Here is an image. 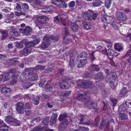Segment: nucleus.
<instances>
[{"mask_svg":"<svg viewBox=\"0 0 131 131\" xmlns=\"http://www.w3.org/2000/svg\"><path fill=\"white\" fill-rule=\"evenodd\" d=\"M59 84L60 88L63 89H67L69 86V85L65 81H63L61 83H60Z\"/></svg>","mask_w":131,"mask_h":131,"instance_id":"nucleus-22","label":"nucleus"},{"mask_svg":"<svg viewBox=\"0 0 131 131\" xmlns=\"http://www.w3.org/2000/svg\"><path fill=\"white\" fill-rule=\"evenodd\" d=\"M69 27H67V28H66L65 29L64 34L66 36H67L70 35L69 33L68 28Z\"/></svg>","mask_w":131,"mask_h":131,"instance_id":"nucleus-53","label":"nucleus"},{"mask_svg":"<svg viewBox=\"0 0 131 131\" xmlns=\"http://www.w3.org/2000/svg\"><path fill=\"white\" fill-rule=\"evenodd\" d=\"M112 19L113 17L112 16L105 15L103 17V20L105 22L109 23L112 20Z\"/></svg>","mask_w":131,"mask_h":131,"instance_id":"nucleus-25","label":"nucleus"},{"mask_svg":"<svg viewBox=\"0 0 131 131\" xmlns=\"http://www.w3.org/2000/svg\"><path fill=\"white\" fill-rule=\"evenodd\" d=\"M33 69V68H28L26 69L23 72L22 74L20 77V79L23 82V83H22V85L24 89H28L32 85L31 84L28 82H26V81L27 80H26V77H25V74L26 72H27L28 74L30 73Z\"/></svg>","mask_w":131,"mask_h":131,"instance_id":"nucleus-2","label":"nucleus"},{"mask_svg":"<svg viewBox=\"0 0 131 131\" xmlns=\"http://www.w3.org/2000/svg\"><path fill=\"white\" fill-rule=\"evenodd\" d=\"M90 10H88L87 12H83L82 13V16L85 19L90 20L91 19V15L89 13V12H90Z\"/></svg>","mask_w":131,"mask_h":131,"instance_id":"nucleus-19","label":"nucleus"},{"mask_svg":"<svg viewBox=\"0 0 131 131\" xmlns=\"http://www.w3.org/2000/svg\"><path fill=\"white\" fill-rule=\"evenodd\" d=\"M111 100L113 103V106H115L117 102L116 99L115 98H112Z\"/></svg>","mask_w":131,"mask_h":131,"instance_id":"nucleus-56","label":"nucleus"},{"mask_svg":"<svg viewBox=\"0 0 131 131\" xmlns=\"http://www.w3.org/2000/svg\"><path fill=\"white\" fill-rule=\"evenodd\" d=\"M104 42L107 45V47L108 48H110L112 46V44L110 41H105ZM108 52H110V54H111V53H114L115 51L110 48L108 49Z\"/></svg>","mask_w":131,"mask_h":131,"instance_id":"nucleus-24","label":"nucleus"},{"mask_svg":"<svg viewBox=\"0 0 131 131\" xmlns=\"http://www.w3.org/2000/svg\"><path fill=\"white\" fill-rule=\"evenodd\" d=\"M16 110L18 113L23 114L24 112V103H23L19 102L16 104Z\"/></svg>","mask_w":131,"mask_h":131,"instance_id":"nucleus-10","label":"nucleus"},{"mask_svg":"<svg viewBox=\"0 0 131 131\" xmlns=\"http://www.w3.org/2000/svg\"><path fill=\"white\" fill-rule=\"evenodd\" d=\"M14 118L10 116H7L5 119V121L11 125Z\"/></svg>","mask_w":131,"mask_h":131,"instance_id":"nucleus-30","label":"nucleus"},{"mask_svg":"<svg viewBox=\"0 0 131 131\" xmlns=\"http://www.w3.org/2000/svg\"><path fill=\"white\" fill-rule=\"evenodd\" d=\"M114 48L117 51H120L123 49L122 45L118 43L115 44L114 46Z\"/></svg>","mask_w":131,"mask_h":131,"instance_id":"nucleus-29","label":"nucleus"},{"mask_svg":"<svg viewBox=\"0 0 131 131\" xmlns=\"http://www.w3.org/2000/svg\"><path fill=\"white\" fill-rule=\"evenodd\" d=\"M97 14L96 13H93L92 14V18L93 20H95V19L97 17Z\"/></svg>","mask_w":131,"mask_h":131,"instance_id":"nucleus-61","label":"nucleus"},{"mask_svg":"<svg viewBox=\"0 0 131 131\" xmlns=\"http://www.w3.org/2000/svg\"><path fill=\"white\" fill-rule=\"evenodd\" d=\"M16 71L15 69H12L9 70L8 72L6 73H3L2 74H4L7 75L6 77L8 78V80L10 78V76L13 75L12 77V79H13V81L11 82V84H15L17 80V74H15L14 75V73L16 72Z\"/></svg>","mask_w":131,"mask_h":131,"instance_id":"nucleus-5","label":"nucleus"},{"mask_svg":"<svg viewBox=\"0 0 131 131\" xmlns=\"http://www.w3.org/2000/svg\"><path fill=\"white\" fill-rule=\"evenodd\" d=\"M9 32L10 34L13 36H16L17 35L16 33L17 34L16 31H15V29L14 27H12L10 29Z\"/></svg>","mask_w":131,"mask_h":131,"instance_id":"nucleus-31","label":"nucleus"},{"mask_svg":"<svg viewBox=\"0 0 131 131\" xmlns=\"http://www.w3.org/2000/svg\"><path fill=\"white\" fill-rule=\"evenodd\" d=\"M19 30H24L25 34L27 35H28L31 34L32 30L31 27L29 26H27L25 28L24 30L22 29H20Z\"/></svg>","mask_w":131,"mask_h":131,"instance_id":"nucleus-21","label":"nucleus"},{"mask_svg":"<svg viewBox=\"0 0 131 131\" xmlns=\"http://www.w3.org/2000/svg\"><path fill=\"white\" fill-rule=\"evenodd\" d=\"M20 124V122L19 121L14 118L10 125L17 126L19 125Z\"/></svg>","mask_w":131,"mask_h":131,"instance_id":"nucleus-32","label":"nucleus"},{"mask_svg":"<svg viewBox=\"0 0 131 131\" xmlns=\"http://www.w3.org/2000/svg\"><path fill=\"white\" fill-rule=\"evenodd\" d=\"M116 16L117 19L123 21H125L127 19L126 16L124 14L121 12H117Z\"/></svg>","mask_w":131,"mask_h":131,"instance_id":"nucleus-12","label":"nucleus"},{"mask_svg":"<svg viewBox=\"0 0 131 131\" xmlns=\"http://www.w3.org/2000/svg\"><path fill=\"white\" fill-rule=\"evenodd\" d=\"M79 128L82 130L83 131H87L89 130V128L87 127L83 126H80Z\"/></svg>","mask_w":131,"mask_h":131,"instance_id":"nucleus-52","label":"nucleus"},{"mask_svg":"<svg viewBox=\"0 0 131 131\" xmlns=\"http://www.w3.org/2000/svg\"><path fill=\"white\" fill-rule=\"evenodd\" d=\"M48 120H46L45 118L43 121L42 123H45L44 125H42L40 126H38L35 127L32 131H40L41 130L44 129L43 131H53V129L46 128L47 126L48 123Z\"/></svg>","mask_w":131,"mask_h":131,"instance_id":"nucleus-7","label":"nucleus"},{"mask_svg":"<svg viewBox=\"0 0 131 131\" xmlns=\"http://www.w3.org/2000/svg\"><path fill=\"white\" fill-rule=\"evenodd\" d=\"M15 15L17 16H19L20 15H25V13L22 12H18L17 11H16L15 12Z\"/></svg>","mask_w":131,"mask_h":131,"instance_id":"nucleus-49","label":"nucleus"},{"mask_svg":"<svg viewBox=\"0 0 131 131\" xmlns=\"http://www.w3.org/2000/svg\"><path fill=\"white\" fill-rule=\"evenodd\" d=\"M68 123L69 121L67 119H65L63 121L62 123V124H64L65 126L67 127V125L68 124Z\"/></svg>","mask_w":131,"mask_h":131,"instance_id":"nucleus-58","label":"nucleus"},{"mask_svg":"<svg viewBox=\"0 0 131 131\" xmlns=\"http://www.w3.org/2000/svg\"><path fill=\"white\" fill-rule=\"evenodd\" d=\"M95 104H94L93 102L91 104H90L88 105V107L90 109H93L95 108L96 105Z\"/></svg>","mask_w":131,"mask_h":131,"instance_id":"nucleus-48","label":"nucleus"},{"mask_svg":"<svg viewBox=\"0 0 131 131\" xmlns=\"http://www.w3.org/2000/svg\"><path fill=\"white\" fill-rule=\"evenodd\" d=\"M40 119V117H38L34 119L31 122L34 123V122H38Z\"/></svg>","mask_w":131,"mask_h":131,"instance_id":"nucleus-60","label":"nucleus"},{"mask_svg":"<svg viewBox=\"0 0 131 131\" xmlns=\"http://www.w3.org/2000/svg\"><path fill=\"white\" fill-rule=\"evenodd\" d=\"M49 97V96L48 95H47L45 94H43V95L42 97V99H47Z\"/></svg>","mask_w":131,"mask_h":131,"instance_id":"nucleus-64","label":"nucleus"},{"mask_svg":"<svg viewBox=\"0 0 131 131\" xmlns=\"http://www.w3.org/2000/svg\"><path fill=\"white\" fill-rule=\"evenodd\" d=\"M120 118L122 120H125L127 118V116L124 113H121L119 114Z\"/></svg>","mask_w":131,"mask_h":131,"instance_id":"nucleus-39","label":"nucleus"},{"mask_svg":"<svg viewBox=\"0 0 131 131\" xmlns=\"http://www.w3.org/2000/svg\"><path fill=\"white\" fill-rule=\"evenodd\" d=\"M103 3L100 0H93L92 2V5L94 7H97L100 6Z\"/></svg>","mask_w":131,"mask_h":131,"instance_id":"nucleus-27","label":"nucleus"},{"mask_svg":"<svg viewBox=\"0 0 131 131\" xmlns=\"http://www.w3.org/2000/svg\"><path fill=\"white\" fill-rule=\"evenodd\" d=\"M94 53V52H93V51H92L91 52V53H90V57H91V60L92 61H93L95 59V58L94 57L93 55V54Z\"/></svg>","mask_w":131,"mask_h":131,"instance_id":"nucleus-62","label":"nucleus"},{"mask_svg":"<svg viewBox=\"0 0 131 131\" xmlns=\"http://www.w3.org/2000/svg\"><path fill=\"white\" fill-rule=\"evenodd\" d=\"M77 61H75V62H73V60L71 59L70 60L69 63V67H70L71 68H72L73 67L74 65H75L78 64V65H79L80 66L79 67L78 66V67H81L78 64L79 62L77 63Z\"/></svg>","mask_w":131,"mask_h":131,"instance_id":"nucleus-34","label":"nucleus"},{"mask_svg":"<svg viewBox=\"0 0 131 131\" xmlns=\"http://www.w3.org/2000/svg\"><path fill=\"white\" fill-rule=\"evenodd\" d=\"M90 68L92 69V71H99L100 69V68L98 65H93L91 66Z\"/></svg>","mask_w":131,"mask_h":131,"instance_id":"nucleus-35","label":"nucleus"},{"mask_svg":"<svg viewBox=\"0 0 131 131\" xmlns=\"http://www.w3.org/2000/svg\"><path fill=\"white\" fill-rule=\"evenodd\" d=\"M66 127L64 124L61 123L59 125L58 129L60 130H63Z\"/></svg>","mask_w":131,"mask_h":131,"instance_id":"nucleus-45","label":"nucleus"},{"mask_svg":"<svg viewBox=\"0 0 131 131\" xmlns=\"http://www.w3.org/2000/svg\"><path fill=\"white\" fill-rule=\"evenodd\" d=\"M110 83V85L111 88H114V87L113 83L111 81H109V82Z\"/></svg>","mask_w":131,"mask_h":131,"instance_id":"nucleus-63","label":"nucleus"},{"mask_svg":"<svg viewBox=\"0 0 131 131\" xmlns=\"http://www.w3.org/2000/svg\"><path fill=\"white\" fill-rule=\"evenodd\" d=\"M85 97V96L83 94H82L81 93H79L76 97L75 99L78 100L83 101Z\"/></svg>","mask_w":131,"mask_h":131,"instance_id":"nucleus-28","label":"nucleus"},{"mask_svg":"<svg viewBox=\"0 0 131 131\" xmlns=\"http://www.w3.org/2000/svg\"><path fill=\"white\" fill-rule=\"evenodd\" d=\"M112 2H105V5L106 7L108 9L110 7Z\"/></svg>","mask_w":131,"mask_h":131,"instance_id":"nucleus-54","label":"nucleus"},{"mask_svg":"<svg viewBox=\"0 0 131 131\" xmlns=\"http://www.w3.org/2000/svg\"><path fill=\"white\" fill-rule=\"evenodd\" d=\"M92 27V25L89 23H87L84 24V28L86 30L90 29Z\"/></svg>","mask_w":131,"mask_h":131,"instance_id":"nucleus-33","label":"nucleus"},{"mask_svg":"<svg viewBox=\"0 0 131 131\" xmlns=\"http://www.w3.org/2000/svg\"><path fill=\"white\" fill-rule=\"evenodd\" d=\"M40 40L39 39H36L34 41H32L30 42H28L25 40H23L20 42H17L16 46L17 47L21 49L23 47V45H25L28 46L30 45L31 47L34 46L35 45L38 44L40 42Z\"/></svg>","mask_w":131,"mask_h":131,"instance_id":"nucleus-3","label":"nucleus"},{"mask_svg":"<svg viewBox=\"0 0 131 131\" xmlns=\"http://www.w3.org/2000/svg\"><path fill=\"white\" fill-rule=\"evenodd\" d=\"M71 41V40L69 38H67L65 37L63 38V42L65 44H68Z\"/></svg>","mask_w":131,"mask_h":131,"instance_id":"nucleus-46","label":"nucleus"},{"mask_svg":"<svg viewBox=\"0 0 131 131\" xmlns=\"http://www.w3.org/2000/svg\"><path fill=\"white\" fill-rule=\"evenodd\" d=\"M126 106L129 108H131V102H130L129 100H127L125 102V104L124 105Z\"/></svg>","mask_w":131,"mask_h":131,"instance_id":"nucleus-43","label":"nucleus"},{"mask_svg":"<svg viewBox=\"0 0 131 131\" xmlns=\"http://www.w3.org/2000/svg\"><path fill=\"white\" fill-rule=\"evenodd\" d=\"M52 115L50 121V124L51 126L53 125L56 123V119L58 116V114L56 113L53 114Z\"/></svg>","mask_w":131,"mask_h":131,"instance_id":"nucleus-18","label":"nucleus"},{"mask_svg":"<svg viewBox=\"0 0 131 131\" xmlns=\"http://www.w3.org/2000/svg\"><path fill=\"white\" fill-rule=\"evenodd\" d=\"M104 77V76L102 73L99 72L96 74L95 79V80L96 82H98L100 81H102Z\"/></svg>","mask_w":131,"mask_h":131,"instance_id":"nucleus-20","label":"nucleus"},{"mask_svg":"<svg viewBox=\"0 0 131 131\" xmlns=\"http://www.w3.org/2000/svg\"><path fill=\"white\" fill-rule=\"evenodd\" d=\"M18 58H14L12 59H11L10 60V62L13 64H16L18 62Z\"/></svg>","mask_w":131,"mask_h":131,"instance_id":"nucleus-40","label":"nucleus"},{"mask_svg":"<svg viewBox=\"0 0 131 131\" xmlns=\"http://www.w3.org/2000/svg\"><path fill=\"white\" fill-rule=\"evenodd\" d=\"M22 7L24 10H26L28 9L29 6L27 3H24Z\"/></svg>","mask_w":131,"mask_h":131,"instance_id":"nucleus-47","label":"nucleus"},{"mask_svg":"<svg viewBox=\"0 0 131 131\" xmlns=\"http://www.w3.org/2000/svg\"><path fill=\"white\" fill-rule=\"evenodd\" d=\"M67 114L65 113L61 114L59 118V120L60 121H62L64 119L67 118Z\"/></svg>","mask_w":131,"mask_h":131,"instance_id":"nucleus-37","label":"nucleus"},{"mask_svg":"<svg viewBox=\"0 0 131 131\" xmlns=\"http://www.w3.org/2000/svg\"><path fill=\"white\" fill-rule=\"evenodd\" d=\"M52 3L56 6L62 8H66L67 7V5L65 3L57 4V2L59 3L60 2H61L62 0H52Z\"/></svg>","mask_w":131,"mask_h":131,"instance_id":"nucleus-16","label":"nucleus"},{"mask_svg":"<svg viewBox=\"0 0 131 131\" xmlns=\"http://www.w3.org/2000/svg\"><path fill=\"white\" fill-rule=\"evenodd\" d=\"M71 91H66L62 93L61 95L65 97L68 96L70 94Z\"/></svg>","mask_w":131,"mask_h":131,"instance_id":"nucleus-42","label":"nucleus"},{"mask_svg":"<svg viewBox=\"0 0 131 131\" xmlns=\"http://www.w3.org/2000/svg\"><path fill=\"white\" fill-rule=\"evenodd\" d=\"M0 131H8V126H7V127H0Z\"/></svg>","mask_w":131,"mask_h":131,"instance_id":"nucleus-55","label":"nucleus"},{"mask_svg":"<svg viewBox=\"0 0 131 131\" xmlns=\"http://www.w3.org/2000/svg\"><path fill=\"white\" fill-rule=\"evenodd\" d=\"M71 28L74 32H76L78 30L79 26L75 22L71 24Z\"/></svg>","mask_w":131,"mask_h":131,"instance_id":"nucleus-26","label":"nucleus"},{"mask_svg":"<svg viewBox=\"0 0 131 131\" xmlns=\"http://www.w3.org/2000/svg\"><path fill=\"white\" fill-rule=\"evenodd\" d=\"M75 2L74 1H72L68 4V6L69 7L72 9L73 8L75 5Z\"/></svg>","mask_w":131,"mask_h":131,"instance_id":"nucleus-44","label":"nucleus"},{"mask_svg":"<svg viewBox=\"0 0 131 131\" xmlns=\"http://www.w3.org/2000/svg\"><path fill=\"white\" fill-rule=\"evenodd\" d=\"M23 51V54L25 56H26L29 54L31 52V47H31L30 45L27 46L26 45Z\"/></svg>","mask_w":131,"mask_h":131,"instance_id":"nucleus-14","label":"nucleus"},{"mask_svg":"<svg viewBox=\"0 0 131 131\" xmlns=\"http://www.w3.org/2000/svg\"><path fill=\"white\" fill-rule=\"evenodd\" d=\"M16 4L17 6L15 8V10L21 11V9L20 5L18 3H16Z\"/></svg>","mask_w":131,"mask_h":131,"instance_id":"nucleus-50","label":"nucleus"},{"mask_svg":"<svg viewBox=\"0 0 131 131\" xmlns=\"http://www.w3.org/2000/svg\"><path fill=\"white\" fill-rule=\"evenodd\" d=\"M25 97L27 100H33V102L35 105H37L39 103V99L37 96H34L33 95L28 94L26 95Z\"/></svg>","mask_w":131,"mask_h":131,"instance_id":"nucleus-9","label":"nucleus"},{"mask_svg":"<svg viewBox=\"0 0 131 131\" xmlns=\"http://www.w3.org/2000/svg\"><path fill=\"white\" fill-rule=\"evenodd\" d=\"M48 19V17L44 16H42L38 17L37 18V20L39 23L43 24L46 23Z\"/></svg>","mask_w":131,"mask_h":131,"instance_id":"nucleus-13","label":"nucleus"},{"mask_svg":"<svg viewBox=\"0 0 131 131\" xmlns=\"http://www.w3.org/2000/svg\"><path fill=\"white\" fill-rule=\"evenodd\" d=\"M33 68V69L32 70V71L29 74H28V73L27 72H26L25 74V77H26V75L27 74L28 75H30L31 74H32L31 75L30 78L29 79L30 80L32 81H35L38 78V76L35 73H32L33 71L34 70V68Z\"/></svg>","mask_w":131,"mask_h":131,"instance_id":"nucleus-15","label":"nucleus"},{"mask_svg":"<svg viewBox=\"0 0 131 131\" xmlns=\"http://www.w3.org/2000/svg\"><path fill=\"white\" fill-rule=\"evenodd\" d=\"M1 91L2 93L7 96H8L10 94L11 91L9 88L6 87H5L2 88Z\"/></svg>","mask_w":131,"mask_h":131,"instance_id":"nucleus-17","label":"nucleus"},{"mask_svg":"<svg viewBox=\"0 0 131 131\" xmlns=\"http://www.w3.org/2000/svg\"><path fill=\"white\" fill-rule=\"evenodd\" d=\"M58 39L57 36H54L52 35H47L43 38V40L45 41L43 42L40 46L41 48L42 49H45L48 47L50 45L49 41L52 40L54 42L57 41Z\"/></svg>","mask_w":131,"mask_h":131,"instance_id":"nucleus-1","label":"nucleus"},{"mask_svg":"<svg viewBox=\"0 0 131 131\" xmlns=\"http://www.w3.org/2000/svg\"><path fill=\"white\" fill-rule=\"evenodd\" d=\"M7 127V126L3 122V121L0 119V127Z\"/></svg>","mask_w":131,"mask_h":131,"instance_id":"nucleus-51","label":"nucleus"},{"mask_svg":"<svg viewBox=\"0 0 131 131\" xmlns=\"http://www.w3.org/2000/svg\"><path fill=\"white\" fill-rule=\"evenodd\" d=\"M68 18L65 13H63L58 16L56 17L54 19V22L57 23H62L64 25H66L68 24Z\"/></svg>","mask_w":131,"mask_h":131,"instance_id":"nucleus-4","label":"nucleus"},{"mask_svg":"<svg viewBox=\"0 0 131 131\" xmlns=\"http://www.w3.org/2000/svg\"><path fill=\"white\" fill-rule=\"evenodd\" d=\"M42 12L44 13L50 12L51 9L49 7H45L42 8Z\"/></svg>","mask_w":131,"mask_h":131,"instance_id":"nucleus-41","label":"nucleus"},{"mask_svg":"<svg viewBox=\"0 0 131 131\" xmlns=\"http://www.w3.org/2000/svg\"><path fill=\"white\" fill-rule=\"evenodd\" d=\"M87 54L86 52H82L79 54L78 56V58H81L80 60L77 61V62H79L78 64L80 66V67L84 66L86 64L87 62Z\"/></svg>","mask_w":131,"mask_h":131,"instance_id":"nucleus-6","label":"nucleus"},{"mask_svg":"<svg viewBox=\"0 0 131 131\" xmlns=\"http://www.w3.org/2000/svg\"><path fill=\"white\" fill-rule=\"evenodd\" d=\"M79 120H80V122L79 123L80 124H83V123L84 120V118L83 117V116L80 117L79 118Z\"/></svg>","mask_w":131,"mask_h":131,"instance_id":"nucleus-59","label":"nucleus"},{"mask_svg":"<svg viewBox=\"0 0 131 131\" xmlns=\"http://www.w3.org/2000/svg\"><path fill=\"white\" fill-rule=\"evenodd\" d=\"M8 31L7 30H3L1 31V32L2 35L1 37L2 39H4L8 36Z\"/></svg>","mask_w":131,"mask_h":131,"instance_id":"nucleus-23","label":"nucleus"},{"mask_svg":"<svg viewBox=\"0 0 131 131\" xmlns=\"http://www.w3.org/2000/svg\"><path fill=\"white\" fill-rule=\"evenodd\" d=\"M109 124V123L107 121L104 120H102L99 126V129L100 130H102L105 126V129L106 131H112L113 129L112 128H108Z\"/></svg>","mask_w":131,"mask_h":131,"instance_id":"nucleus-8","label":"nucleus"},{"mask_svg":"<svg viewBox=\"0 0 131 131\" xmlns=\"http://www.w3.org/2000/svg\"><path fill=\"white\" fill-rule=\"evenodd\" d=\"M25 109H29L30 108V103H26L25 105Z\"/></svg>","mask_w":131,"mask_h":131,"instance_id":"nucleus-57","label":"nucleus"},{"mask_svg":"<svg viewBox=\"0 0 131 131\" xmlns=\"http://www.w3.org/2000/svg\"><path fill=\"white\" fill-rule=\"evenodd\" d=\"M113 74V73L112 72H110V73L108 74L106 76L105 79L106 80V81L108 82L109 81H110V80H111V78L113 77L112 74Z\"/></svg>","mask_w":131,"mask_h":131,"instance_id":"nucleus-36","label":"nucleus"},{"mask_svg":"<svg viewBox=\"0 0 131 131\" xmlns=\"http://www.w3.org/2000/svg\"><path fill=\"white\" fill-rule=\"evenodd\" d=\"M94 86V84L93 82L90 81L85 80L82 82L81 87L84 88H92Z\"/></svg>","mask_w":131,"mask_h":131,"instance_id":"nucleus-11","label":"nucleus"},{"mask_svg":"<svg viewBox=\"0 0 131 131\" xmlns=\"http://www.w3.org/2000/svg\"><path fill=\"white\" fill-rule=\"evenodd\" d=\"M7 75L4 74H2L0 75V81L3 80V81H5L8 80V78L6 77Z\"/></svg>","mask_w":131,"mask_h":131,"instance_id":"nucleus-38","label":"nucleus"}]
</instances>
